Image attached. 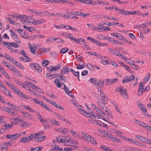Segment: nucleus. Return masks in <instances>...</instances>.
Instances as JSON below:
<instances>
[{
	"mask_svg": "<svg viewBox=\"0 0 151 151\" xmlns=\"http://www.w3.org/2000/svg\"><path fill=\"white\" fill-rule=\"evenodd\" d=\"M14 64L16 66L18 67L19 68H20L21 69H24V67L22 65L19 63L17 62L15 60V61L14 62Z\"/></svg>",
	"mask_w": 151,
	"mask_h": 151,
	"instance_id": "obj_32",
	"label": "nucleus"
},
{
	"mask_svg": "<svg viewBox=\"0 0 151 151\" xmlns=\"http://www.w3.org/2000/svg\"><path fill=\"white\" fill-rule=\"evenodd\" d=\"M90 82L92 83L96 86H99V80L96 78H91L89 80Z\"/></svg>",
	"mask_w": 151,
	"mask_h": 151,
	"instance_id": "obj_13",
	"label": "nucleus"
},
{
	"mask_svg": "<svg viewBox=\"0 0 151 151\" xmlns=\"http://www.w3.org/2000/svg\"><path fill=\"white\" fill-rule=\"evenodd\" d=\"M61 68V65H58L54 67L53 66L51 65L49 67H47V69L50 72H52L54 71H57L60 69Z\"/></svg>",
	"mask_w": 151,
	"mask_h": 151,
	"instance_id": "obj_7",
	"label": "nucleus"
},
{
	"mask_svg": "<svg viewBox=\"0 0 151 151\" xmlns=\"http://www.w3.org/2000/svg\"><path fill=\"white\" fill-rule=\"evenodd\" d=\"M28 47L32 53L35 54V50H37V47L35 46H32L30 43L28 44Z\"/></svg>",
	"mask_w": 151,
	"mask_h": 151,
	"instance_id": "obj_15",
	"label": "nucleus"
},
{
	"mask_svg": "<svg viewBox=\"0 0 151 151\" xmlns=\"http://www.w3.org/2000/svg\"><path fill=\"white\" fill-rule=\"evenodd\" d=\"M54 149L57 151H62V148H59L58 145H56L55 146Z\"/></svg>",
	"mask_w": 151,
	"mask_h": 151,
	"instance_id": "obj_64",
	"label": "nucleus"
},
{
	"mask_svg": "<svg viewBox=\"0 0 151 151\" xmlns=\"http://www.w3.org/2000/svg\"><path fill=\"white\" fill-rule=\"evenodd\" d=\"M81 133L83 135V136L86 137V138H85V139H86L87 141L89 140V139L90 138V137H91V136L87 134H85L83 132H82Z\"/></svg>",
	"mask_w": 151,
	"mask_h": 151,
	"instance_id": "obj_52",
	"label": "nucleus"
},
{
	"mask_svg": "<svg viewBox=\"0 0 151 151\" xmlns=\"http://www.w3.org/2000/svg\"><path fill=\"white\" fill-rule=\"evenodd\" d=\"M9 45H10L11 46H12L15 48H17L19 46V45L17 44L18 43H17V42H13L12 43L9 42Z\"/></svg>",
	"mask_w": 151,
	"mask_h": 151,
	"instance_id": "obj_30",
	"label": "nucleus"
},
{
	"mask_svg": "<svg viewBox=\"0 0 151 151\" xmlns=\"http://www.w3.org/2000/svg\"><path fill=\"white\" fill-rule=\"evenodd\" d=\"M2 43L4 44V46L6 47L11 52L16 53L17 51V50H15L13 48L14 47L9 45L8 42H4Z\"/></svg>",
	"mask_w": 151,
	"mask_h": 151,
	"instance_id": "obj_3",
	"label": "nucleus"
},
{
	"mask_svg": "<svg viewBox=\"0 0 151 151\" xmlns=\"http://www.w3.org/2000/svg\"><path fill=\"white\" fill-rule=\"evenodd\" d=\"M116 135L119 137L121 138V137L123 136L121 135L123 134V132L117 130V131L116 132Z\"/></svg>",
	"mask_w": 151,
	"mask_h": 151,
	"instance_id": "obj_61",
	"label": "nucleus"
},
{
	"mask_svg": "<svg viewBox=\"0 0 151 151\" xmlns=\"http://www.w3.org/2000/svg\"><path fill=\"white\" fill-rule=\"evenodd\" d=\"M30 139L29 137H24L21 139L20 142H27L30 141Z\"/></svg>",
	"mask_w": 151,
	"mask_h": 151,
	"instance_id": "obj_26",
	"label": "nucleus"
},
{
	"mask_svg": "<svg viewBox=\"0 0 151 151\" xmlns=\"http://www.w3.org/2000/svg\"><path fill=\"white\" fill-rule=\"evenodd\" d=\"M129 36L130 38H131L132 40H134L136 39V37L135 35L132 33H130L129 34Z\"/></svg>",
	"mask_w": 151,
	"mask_h": 151,
	"instance_id": "obj_62",
	"label": "nucleus"
},
{
	"mask_svg": "<svg viewBox=\"0 0 151 151\" xmlns=\"http://www.w3.org/2000/svg\"><path fill=\"white\" fill-rule=\"evenodd\" d=\"M118 24V22H112L111 23H109L107 21H106L104 23H103V24H106L108 26H111L113 25H116L117 24Z\"/></svg>",
	"mask_w": 151,
	"mask_h": 151,
	"instance_id": "obj_28",
	"label": "nucleus"
},
{
	"mask_svg": "<svg viewBox=\"0 0 151 151\" xmlns=\"http://www.w3.org/2000/svg\"><path fill=\"white\" fill-rule=\"evenodd\" d=\"M9 31L11 32L12 38L14 40L18 43H20L21 42L17 34L13 30L10 29Z\"/></svg>",
	"mask_w": 151,
	"mask_h": 151,
	"instance_id": "obj_4",
	"label": "nucleus"
},
{
	"mask_svg": "<svg viewBox=\"0 0 151 151\" xmlns=\"http://www.w3.org/2000/svg\"><path fill=\"white\" fill-rule=\"evenodd\" d=\"M0 90L5 95L9 96L10 97L12 96L11 92L6 88L5 85H2V87L0 88Z\"/></svg>",
	"mask_w": 151,
	"mask_h": 151,
	"instance_id": "obj_1",
	"label": "nucleus"
},
{
	"mask_svg": "<svg viewBox=\"0 0 151 151\" xmlns=\"http://www.w3.org/2000/svg\"><path fill=\"white\" fill-rule=\"evenodd\" d=\"M12 140H15L19 138L20 136V135L19 134H12Z\"/></svg>",
	"mask_w": 151,
	"mask_h": 151,
	"instance_id": "obj_35",
	"label": "nucleus"
},
{
	"mask_svg": "<svg viewBox=\"0 0 151 151\" xmlns=\"http://www.w3.org/2000/svg\"><path fill=\"white\" fill-rule=\"evenodd\" d=\"M49 63V61L47 60H44L42 62V65L43 67H46Z\"/></svg>",
	"mask_w": 151,
	"mask_h": 151,
	"instance_id": "obj_44",
	"label": "nucleus"
},
{
	"mask_svg": "<svg viewBox=\"0 0 151 151\" xmlns=\"http://www.w3.org/2000/svg\"><path fill=\"white\" fill-rule=\"evenodd\" d=\"M118 91L122 95L124 98L127 97V91L123 88H118Z\"/></svg>",
	"mask_w": 151,
	"mask_h": 151,
	"instance_id": "obj_8",
	"label": "nucleus"
},
{
	"mask_svg": "<svg viewBox=\"0 0 151 151\" xmlns=\"http://www.w3.org/2000/svg\"><path fill=\"white\" fill-rule=\"evenodd\" d=\"M19 123L21 127H27L29 126L28 123L23 119H21Z\"/></svg>",
	"mask_w": 151,
	"mask_h": 151,
	"instance_id": "obj_14",
	"label": "nucleus"
},
{
	"mask_svg": "<svg viewBox=\"0 0 151 151\" xmlns=\"http://www.w3.org/2000/svg\"><path fill=\"white\" fill-rule=\"evenodd\" d=\"M63 35L65 37H66L68 38H69L71 40H72V37H73V36L70 33H65L64 34H63Z\"/></svg>",
	"mask_w": 151,
	"mask_h": 151,
	"instance_id": "obj_48",
	"label": "nucleus"
},
{
	"mask_svg": "<svg viewBox=\"0 0 151 151\" xmlns=\"http://www.w3.org/2000/svg\"><path fill=\"white\" fill-rule=\"evenodd\" d=\"M70 133L73 134L75 137H78V134L75 131L73 130H70Z\"/></svg>",
	"mask_w": 151,
	"mask_h": 151,
	"instance_id": "obj_53",
	"label": "nucleus"
},
{
	"mask_svg": "<svg viewBox=\"0 0 151 151\" xmlns=\"http://www.w3.org/2000/svg\"><path fill=\"white\" fill-rule=\"evenodd\" d=\"M70 71L75 76L79 77V72L78 71L76 72L73 69H70Z\"/></svg>",
	"mask_w": 151,
	"mask_h": 151,
	"instance_id": "obj_36",
	"label": "nucleus"
},
{
	"mask_svg": "<svg viewBox=\"0 0 151 151\" xmlns=\"http://www.w3.org/2000/svg\"><path fill=\"white\" fill-rule=\"evenodd\" d=\"M49 122L51 124L55 125L56 126H60V124L58 122L54 119L50 120V121Z\"/></svg>",
	"mask_w": 151,
	"mask_h": 151,
	"instance_id": "obj_37",
	"label": "nucleus"
},
{
	"mask_svg": "<svg viewBox=\"0 0 151 151\" xmlns=\"http://www.w3.org/2000/svg\"><path fill=\"white\" fill-rule=\"evenodd\" d=\"M88 141L90 142L92 144L94 145H96L97 144L96 141L93 137H92L91 136L90 137V138Z\"/></svg>",
	"mask_w": 151,
	"mask_h": 151,
	"instance_id": "obj_31",
	"label": "nucleus"
},
{
	"mask_svg": "<svg viewBox=\"0 0 151 151\" xmlns=\"http://www.w3.org/2000/svg\"><path fill=\"white\" fill-rule=\"evenodd\" d=\"M46 136L44 135H42L40 137H38L36 141L37 142H40L42 141L45 138Z\"/></svg>",
	"mask_w": 151,
	"mask_h": 151,
	"instance_id": "obj_45",
	"label": "nucleus"
},
{
	"mask_svg": "<svg viewBox=\"0 0 151 151\" xmlns=\"http://www.w3.org/2000/svg\"><path fill=\"white\" fill-rule=\"evenodd\" d=\"M7 84L11 88V89L15 92H17L18 90V89L16 87L14 86L13 85H12L11 83H9L6 82Z\"/></svg>",
	"mask_w": 151,
	"mask_h": 151,
	"instance_id": "obj_19",
	"label": "nucleus"
},
{
	"mask_svg": "<svg viewBox=\"0 0 151 151\" xmlns=\"http://www.w3.org/2000/svg\"><path fill=\"white\" fill-rule=\"evenodd\" d=\"M23 16H22V15H20L18 14H14L12 15V17L17 19H23Z\"/></svg>",
	"mask_w": 151,
	"mask_h": 151,
	"instance_id": "obj_41",
	"label": "nucleus"
},
{
	"mask_svg": "<svg viewBox=\"0 0 151 151\" xmlns=\"http://www.w3.org/2000/svg\"><path fill=\"white\" fill-rule=\"evenodd\" d=\"M150 76V74H147L145 76L144 80V82L145 83H146L149 80Z\"/></svg>",
	"mask_w": 151,
	"mask_h": 151,
	"instance_id": "obj_40",
	"label": "nucleus"
},
{
	"mask_svg": "<svg viewBox=\"0 0 151 151\" xmlns=\"http://www.w3.org/2000/svg\"><path fill=\"white\" fill-rule=\"evenodd\" d=\"M91 114H90V116H91L95 118L96 119H103L97 113H95L94 112H91ZM90 117H91L90 116Z\"/></svg>",
	"mask_w": 151,
	"mask_h": 151,
	"instance_id": "obj_18",
	"label": "nucleus"
},
{
	"mask_svg": "<svg viewBox=\"0 0 151 151\" xmlns=\"http://www.w3.org/2000/svg\"><path fill=\"white\" fill-rule=\"evenodd\" d=\"M100 147L101 149L107 151H112L111 150L109 149L108 147L103 145H101Z\"/></svg>",
	"mask_w": 151,
	"mask_h": 151,
	"instance_id": "obj_47",
	"label": "nucleus"
},
{
	"mask_svg": "<svg viewBox=\"0 0 151 151\" xmlns=\"http://www.w3.org/2000/svg\"><path fill=\"white\" fill-rule=\"evenodd\" d=\"M41 147H38L35 148H31V151H40L41 150Z\"/></svg>",
	"mask_w": 151,
	"mask_h": 151,
	"instance_id": "obj_54",
	"label": "nucleus"
},
{
	"mask_svg": "<svg viewBox=\"0 0 151 151\" xmlns=\"http://www.w3.org/2000/svg\"><path fill=\"white\" fill-rule=\"evenodd\" d=\"M35 70H37V71L39 72H40L42 71V68L38 64L37 65L36 68Z\"/></svg>",
	"mask_w": 151,
	"mask_h": 151,
	"instance_id": "obj_55",
	"label": "nucleus"
},
{
	"mask_svg": "<svg viewBox=\"0 0 151 151\" xmlns=\"http://www.w3.org/2000/svg\"><path fill=\"white\" fill-rule=\"evenodd\" d=\"M36 114L38 118L41 122L43 123L45 121V120L43 119L42 117L39 112H37L36 113Z\"/></svg>",
	"mask_w": 151,
	"mask_h": 151,
	"instance_id": "obj_25",
	"label": "nucleus"
},
{
	"mask_svg": "<svg viewBox=\"0 0 151 151\" xmlns=\"http://www.w3.org/2000/svg\"><path fill=\"white\" fill-rule=\"evenodd\" d=\"M103 102H100L99 101H97V103L99 105L100 107L101 108L102 110L104 111H105L107 112H109L110 110L105 105L106 104H103Z\"/></svg>",
	"mask_w": 151,
	"mask_h": 151,
	"instance_id": "obj_6",
	"label": "nucleus"
},
{
	"mask_svg": "<svg viewBox=\"0 0 151 151\" xmlns=\"http://www.w3.org/2000/svg\"><path fill=\"white\" fill-rule=\"evenodd\" d=\"M70 71L69 69L68 68L64 67L61 69V73L62 74H64L68 73Z\"/></svg>",
	"mask_w": 151,
	"mask_h": 151,
	"instance_id": "obj_22",
	"label": "nucleus"
},
{
	"mask_svg": "<svg viewBox=\"0 0 151 151\" xmlns=\"http://www.w3.org/2000/svg\"><path fill=\"white\" fill-rule=\"evenodd\" d=\"M37 65V64L34 63H31L30 64V66L32 68L35 69V68H36Z\"/></svg>",
	"mask_w": 151,
	"mask_h": 151,
	"instance_id": "obj_63",
	"label": "nucleus"
},
{
	"mask_svg": "<svg viewBox=\"0 0 151 151\" xmlns=\"http://www.w3.org/2000/svg\"><path fill=\"white\" fill-rule=\"evenodd\" d=\"M104 80L107 82L108 83L107 84L108 85L113 84L117 82L118 81V80L117 78H115L114 79L109 78L105 79Z\"/></svg>",
	"mask_w": 151,
	"mask_h": 151,
	"instance_id": "obj_9",
	"label": "nucleus"
},
{
	"mask_svg": "<svg viewBox=\"0 0 151 151\" xmlns=\"http://www.w3.org/2000/svg\"><path fill=\"white\" fill-rule=\"evenodd\" d=\"M91 1V0H78V1L81 2L89 5H90Z\"/></svg>",
	"mask_w": 151,
	"mask_h": 151,
	"instance_id": "obj_49",
	"label": "nucleus"
},
{
	"mask_svg": "<svg viewBox=\"0 0 151 151\" xmlns=\"http://www.w3.org/2000/svg\"><path fill=\"white\" fill-rule=\"evenodd\" d=\"M30 140H31L33 138H35L37 137L35 133H31L30 135L29 136Z\"/></svg>",
	"mask_w": 151,
	"mask_h": 151,
	"instance_id": "obj_56",
	"label": "nucleus"
},
{
	"mask_svg": "<svg viewBox=\"0 0 151 151\" xmlns=\"http://www.w3.org/2000/svg\"><path fill=\"white\" fill-rule=\"evenodd\" d=\"M116 11H118V13H120L124 15V12H125V11L123 10L119 9L118 7V9L116 10Z\"/></svg>",
	"mask_w": 151,
	"mask_h": 151,
	"instance_id": "obj_60",
	"label": "nucleus"
},
{
	"mask_svg": "<svg viewBox=\"0 0 151 151\" xmlns=\"http://www.w3.org/2000/svg\"><path fill=\"white\" fill-rule=\"evenodd\" d=\"M5 56L6 58L10 62L14 63V62L15 61V60L12 57H11L9 55L6 54L5 55Z\"/></svg>",
	"mask_w": 151,
	"mask_h": 151,
	"instance_id": "obj_29",
	"label": "nucleus"
},
{
	"mask_svg": "<svg viewBox=\"0 0 151 151\" xmlns=\"http://www.w3.org/2000/svg\"><path fill=\"white\" fill-rule=\"evenodd\" d=\"M83 107L80 105L78 106V108L79 111L81 114L87 117H90V114L88 113L86 111H84L83 109Z\"/></svg>",
	"mask_w": 151,
	"mask_h": 151,
	"instance_id": "obj_5",
	"label": "nucleus"
},
{
	"mask_svg": "<svg viewBox=\"0 0 151 151\" xmlns=\"http://www.w3.org/2000/svg\"><path fill=\"white\" fill-rule=\"evenodd\" d=\"M45 109L48 110L50 111H52V110L51 109L47 106L45 104L42 103V105H41Z\"/></svg>",
	"mask_w": 151,
	"mask_h": 151,
	"instance_id": "obj_46",
	"label": "nucleus"
},
{
	"mask_svg": "<svg viewBox=\"0 0 151 151\" xmlns=\"http://www.w3.org/2000/svg\"><path fill=\"white\" fill-rule=\"evenodd\" d=\"M92 29V30L95 31H97L98 32H103V31L102 30V27H101V26L100 27H93Z\"/></svg>",
	"mask_w": 151,
	"mask_h": 151,
	"instance_id": "obj_39",
	"label": "nucleus"
},
{
	"mask_svg": "<svg viewBox=\"0 0 151 151\" xmlns=\"http://www.w3.org/2000/svg\"><path fill=\"white\" fill-rule=\"evenodd\" d=\"M14 74L16 76L20 77L22 76V75L17 70V68L14 71Z\"/></svg>",
	"mask_w": 151,
	"mask_h": 151,
	"instance_id": "obj_42",
	"label": "nucleus"
},
{
	"mask_svg": "<svg viewBox=\"0 0 151 151\" xmlns=\"http://www.w3.org/2000/svg\"><path fill=\"white\" fill-rule=\"evenodd\" d=\"M134 78L135 77L133 75L132 76H127L123 80L122 83H125L130 82L134 80Z\"/></svg>",
	"mask_w": 151,
	"mask_h": 151,
	"instance_id": "obj_11",
	"label": "nucleus"
},
{
	"mask_svg": "<svg viewBox=\"0 0 151 151\" xmlns=\"http://www.w3.org/2000/svg\"><path fill=\"white\" fill-rule=\"evenodd\" d=\"M61 86L62 87V89H64L65 92L66 93V94L68 95V94L69 93H71V91H69L67 88V87L63 83H62L61 85Z\"/></svg>",
	"mask_w": 151,
	"mask_h": 151,
	"instance_id": "obj_21",
	"label": "nucleus"
},
{
	"mask_svg": "<svg viewBox=\"0 0 151 151\" xmlns=\"http://www.w3.org/2000/svg\"><path fill=\"white\" fill-rule=\"evenodd\" d=\"M12 126V124H5L4 125V127H5V129H9L11 128Z\"/></svg>",
	"mask_w": 151,
	"mask_h": 151,
	"instance_id": "obj_58",
	"label": "nucleus"
},
{
	"mask_svg": "<svg viewBox=\"0 0 151 151\" xmlns=\"http://www.w3.org/2000/svg\"><path fill=\"white\" fill-rule=\"evenodd\" d=\"M43 22H45V21L42 19H39L37 20H34L33 23L35 25H38L43 23Z\"/></svg>",
	"mask_w": 151,
	"mask_h": 151,
	"instance_id": "obj_16",
	"label": "nucleus"
},
{
	"mask_svg": "<svg viewBox=\"0 0 151 151\" xmlns=\"http://www.w3.org/2000/svg\"><path fill=\"white\" fill-rule=\"evenodd\" d=\"M71 142V141L70 140H68L67 141H65V142L63 143L66 146H69L70 145Z\"/></svg>",
	"mask_w": 151,
	"mask_h": 151,
	"instance_id": "obj_59",
	"label": "nucleus"
},
{
	"mask_svg": "<svg viewBox=\"0 0 151 151\" xmlns=\"http://www.w3.org/2000/svg\"><path fill=\"white\" fill-rule=\"evenodd\" d=\"M55 105L54 106L56 108L60 109L61 110H64V109L63 107L57 104L56 103H54Z\"/></svg>",
	"mask_w": 151,
	"mask_h": 151,
	"instance_id": "obj_57",
	"label": "nucleus"
},
{
	"mask_svg": "<svg viewBox=\"0 0 151 151\" xmlns=\"http://www.w3.org/2000/svg\"><path fill=\"white\" fill-rule=\"evenodd\" d=\"M99 93L103 100L101 102H103V104H106V102L108 101L109 99L105 93L102 91V89H100V90Z\"/></svg>",
	"mask_w": 151,
	"mask_h": 151,
	"instance_id": "obj_2",
	"label": "nucleus"
},
{
	"mask_svg": "<svg viewBox=\"0 0 151 151\" xmlns=\"http://www.w3.org/2000/svg\"><path fill=\"white\" fill-rule=\"evenodd\" d=\"M20 35L21 37L25 39H28L29 37V36L28 35L27 33H26L24 30L21 33Z\"/></svg>",
	"mask_w": 151,
	"mask_h": 151,
	"instance_id": "obj_24",
	"label": "nucleus"
},
{
	"mask_svg": "<svg viewBox=\"0 0 151 151\" xmlns=\"http://www.w3.org/2000/svg\"><path fill=\"white\" fill-rule=\"evenodd\" d=\"M0 70L1 73L3 74L6 77L8 78L9 76L6 73L5 71L2 68H0Z\"/></svg>",
	"mask_w": 151,
	"mask_h": 151,
	"instance_id": "obj_50",
	"label": "nucleus"
},
{
	"mask_svg": "<svg viewBox=\"0 0 151 151\" xmlns=\"http://www.w3.org/2000/svg\"><path fill=\"white\" fill-rule=\"evenodd\" d=\"M100 36V38L101 39H102L104 40H108L109 41H110L111 42H112V40L113 38H111L105 36L104 37V36L103 35H99Z\"/></svg>",
	"mask_w": 151,
	"mask_h": 151,
	"instance_id": "obj_20",
	"label": "nucleus"
},
{
	"mask_svg": "<svg viewBox=\"0 0 151 151\" xmlns=\"http://www.w3.org/2000/svg\"><path fill=\"white\" fill-rule=\"evenodd\" d=\"M44 14L47 16H52L55 15V14L49 12H44Z\"/></svg>",
	"mask_w": 151,
	"mask_h": 151,
	"instance_id": "obj_51",
	"label": "nucleus"
},
{
	"mask_svg": "<svg viewBox=\"0 0 151 151\" xmlns=\"http://www.w3.org/2000/svg\"><path fill=\"white\" fill-rule=\"evenodd\" d=\"M22 113L25 117L28 119L32 120L33 119V116L30 113L24 111H22Z\"/></svg>",
	"mask_w": 151,
	"mask_h": 151,
	"instance_id": "obj_10",
	"label": "nucleus"
},
{
	"mask_svg": "<svg viewBox=\"0 0 151 151\" xmlns=\"http://www.w3.org/2000/svg\"><path fill=\"white\" fill-rule=\"evenodd\" d=\"M111 35L113 37H116L118 39L121 40H123V39H124V37L120 33H112L111 34Z\"/></svg>",
	"mask_w": 151,
	"mask_h": 151,
	"instance_id": "obj_12",
	"label": "nucleus"
},
{
	"mask_svg": "<svg viewBox=\"0 0 151 151\" xmlns=\"http://www.w3.org/2000/svg\"><path fill=\"white\" fill-rule=\"evenodd\" d=\"M8 112L14 116H19L17 112H15L14 110L11 108H9Z\"/></svg>",
	"mask_w": 151,
	"mask_h": 151,
	"instance_id": "obj_17",
	"label": "nucleus"
},
{
	"mask_svg": "<svg viewBox=\"0 0 151 151\" xmlns=\"http://www.w3.org/2000/svg\"><path fill=\"white\" fill-rule=\"evenodd\" d=\"M139 106L141 110L142 111H143L144 113L146 112L147 110L144 107V106L142 103H139Z\"/></svg>",
	"mask_w": 151,
	"mask_h": 151,
	"instance_id": "obj_23",
	"label": "nucleus"
},
{
	"mask_svg": "<svg viewBox=\"0 0 151 151\" xmlns=\"http://www.w3.org/2000/svg\"><path fill=\"white\" fill-rule=\"evenodd\" d=\"M55 84L57 86L58 88H60L62 84H61L60 81L58 79H56L54 81Z\"/></svg>",
	"mask_w": 151,
	"mask_h": 151,
	"instance_id": "obj_33",
	"label": "nucleus"
},
{
	"mask_svg": "<svg viewBox=\"0 0 151 151\" xmlns=\"http://www.w3.org/2000/svg\"><path fill=\"white\" fill-rule=\"evenodd\" d=\"M69 50V49L67 47H65L61 49L60 52L61 54H63L66 53Z\"/></svg>",
	"mask_w": 151,
	"mask_h": 151,
	"instance_id": "obj_38",
	"label": "nucleus"
},
{
	"mask_svg": "<svg viewBox=\"0 0 151 151\" xmlns=\"http://www.w3.org/2000/svg\"><path fill=\"white\" fill-rule=\"evenodd\" d=\"M20 58H21V60L23 62H26L27 61H29V58L27 56V55L24 56V57H20Z\"/></svg>",
	"mask_w": 151,
	"mask_h": 151,
	"instance_id": "obj_34",
	"label": "nucleus"
},
{
	"mask_svg": "<svg viewBox=\"0 0 151 151\" xmlns=\"http://www.w3.org/2000/svg\"><path fill=\"white\" fill-rule=\"evenodd\" d=\"M33 101L36 104H39L40 105H42L43 102L36 98L33 99Z\"/></svg>",
	"mask_w": 151,
	"mask_h": 151,
	"instance_id": "obj_43",
	"label": "nucleus"
},
{
	"mask_svg": "<svg viewBox=\"0 0 151 151\" xmlns=\"http://www.w3.org/2000/svg\"><path fill=\"white\" fill-rule=\"evenodd\" d=\"M97 112L99 114V115L103 119V118L106 119V118L105 117V116H106V115L101 109L97 111Z\"/></svg>",
	"mask_w": 151,
	"mask_h": 151,
	"instance_id": "obj_27",
	"label": "nucleus"
}]
</instances>
